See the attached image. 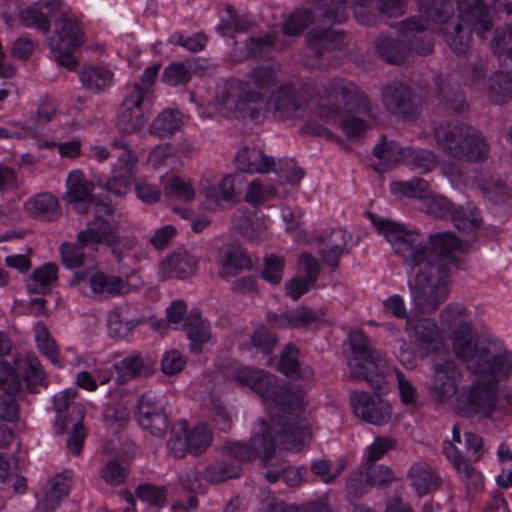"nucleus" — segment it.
Returning <instances> with one entry per match:
<instances>
[{"label": "nucleus", "instance_id": "a18cd8bd", "mask_svg": "<svg viewBox=\"0 0 512 512\" xmlns=\"http://www.w3.org/2000/svg\"><path fill=\"white\" fill-rule=\"evenodd\" d=\"M102 243H83L79 240V233L77 234V241L74 244L63 243L60 247L62 263L67 268H77L83 265L85 259L84 249L88 248L92 251H97L99 245Z\"/></svg>", "mask_w": 512, "mask_h": 512}, {"label": "nucleus", "instance_id": "c756f323", "mask_svg": "<svg viewBox=\"0 0 512 512\" xmlns=\"http://www.w3.org/2000/svg\"><path fill=\"white\" fill-rule=\"evenodd\" d=\"M320 247L318 254L324 264L335 269L339 265L341 255L346 249V235L343 230L337 229L332 231L326 237L318 238Z\"/></svg>", "mask_w": 512, "mask_h": 512}, {"label": "nucleus", "instance_id": "0eeeda50", "mask_svg": "<svg viewBox=\"0 0 512 512\" xmlns=\"http://www.w3.org/2000/svg\"><path fill=\"white\" fill-rule=\"evenodd\" d=\"M94 199L92 202L95 206V217L88 222L86 229L79 232V240L83 243H102L111 250L120 264L123 262L124 253L135 247L136 240L134 237H122L117 223H112L104 217L115 212L110 200L100 196H94Z\"/></svg>", "mask_w": 512, "mask_h": 512}, {"label": "nucleus", "instance_id": "49530a36", "mask_svg": "<svg viewBox=\"0 0 512 512\" xmlns=\"http://www.w3.org/2000/svg\"><path fill=\"white\" fill-rule=\"evenodd\" d=\"M495 54L498 55L500 66L510 69L512 65V31L511 24L505 28L497 29L492 40Z\"/></svg>", "mask_w": 512, "mask_h": 512}, {"label": "nucleus", "instance_id": "f257e3e1", "mask_svg": "<svg viewBox=\"0 0 512 512\" xmlns=\"http://www.w3.org/2000/svg\"><path fill=\"white\" fill-rule=\"evenodd\" d=\"M378 232L402 256L404 266L412 274L408 287L413 310L418 315L435 313L449 296V268L428 243L415 231L391 220H378L370 214Z\"/></svg>", "mask_w": 512, "mask_h": 512}, {"label": "nucleus", "instance_id": "a878e982", "mask_svg": "<svg viewBox=\"0 0 512 512\" xmlns=\"http://www.w3.org/2000/svg\"><path fill=\"white\" fill-rule=\"evenodd\" d=\"M233 228L251 242H262L267 238V226L262 217L237 210L232 218Z\"/></svg>", "mask_w": 512, "mask_h": 512}, {"label": "nucleus", "instance_id": "4be33fe9", "mask_svg": "<svg viewBox=\"0 0 512 512\" xmlns=\"http://www.w3.org/2000/svg\"><path fill=\"white\" fill-rule=\"evenodd\" d=\"M344 38L342 31L332 28H314L306 35L309 50L317 59L326 53L342 49Z\"/></svg>", "mask_w": 512, "mask_h": 512}, {"label": "nucleus", "instance_id": "37998d69", "mask_svg": "<svg viewBox=\"0 0 512 512\" xmlns=\"http://www.w3.org/2000/svg\"><path fill=\"white\" fill-rule=\"evenodd\" d=\"M146 122L145 110L120 106L116 127L123 135L140 131Z\"/></svg>", "mask_w": 512, "mask_h": 512}, {"label": "nucleus", "instance_id": "052dcab7", "mask_svg": "<svg viewBox=\"0 0 512 512\" xmlns=\"http://www.w3.org/2000/svg\"><path fill=\"white\" fill-rule=\"evenodd\" d=\"M315 20L314 13L306 8L297 9L286 20L282 31L288 36H298Z\"/></svg>", "mask_w": 512, "mask_h": 512}, {"label": "nucleus", "instance_id": "6e6552de", "mask_svg": "<svg viewBox=\"0 0 512 512\" xmlns=\"http://www.w3.org/2000/svg\"><path fill=\"white\" fill-rule=\"evenodd\" d=\"M349 344L353 358L349 361L350 376L354 380H365L374 389H383L387 385L389 366L382 355L376 351L361 330L349 334Z\"/></svg>", "mask_w": 512, "mask_h": 512}, {"label": "nucleus", "instance_id": "f704fd0d", "mask_svg": "<svg viewBox=\"0 0 512 512\" xmlns=\"http://www.w3.org/2000/svg\"><path fill=\"white\" fill-rule=\"evenodd\" d=\"M77 392L74 390H63L56 394L53 398L54 409L57 413L56 427L59 429V433H63L69 428V421L79 417H83V413L80 408L71 406L72 400L75 398Z\"/></svg>", "mask_w": 512, "mask_h": 512}, {"label": "nucleus", "instance_id": "6ab92c4d", "mask_svg": "<svg viewBox=\"0 0 512 512\" xmlns=\"http://www.w3.org/2000/svg\"><path fill=\"white\" fill-rule=\"evenodd\" d=\"M158 71L159 65L149 66L138 81L127 85L126 95L121 106L146 110L151 105L152 86Z\"/></svg>", "mask_w": 512, "mask_h": 512}, {"label": "nucleus", "instance_id": "412c9836", "mask_svg": "<svg viewBox=\"0 0 512 512\" xmlns=\"http://www.w3.org/2000/svg\"><path fill=\"white\" fill-rule=\"evenodd\" d=\"M236 383L247 386L264 400H268L277 388V378L262 369L253 367L239 368L234 374Z\"/></svg>", "mask_w": 512, "mask_h": 512}, {"label": "nucleus", "instance_id": "69168bd1", "mask_svg": "<svg viewBox=\"0 0 512 512\" xmlns=\"http://www.w3.org/2000/svg\"><path fill=\"white\" fill-rule=\"evenodd\" d=\"M404 163L423 172H428L437 166V158L432 151L425 149L413 150L406 148Z\"/></svg>", "mask_w": 512, "mask_h": 512}, {"label": "nucleus", "instance_id": "9b49d317", "mask_svg": "<svg viewBox=\"0 0 512 512\" xmlns=\"http://www.w3.org/2000/svg\"><path fill=\"white\" fill-rule=\"evenodd\" d=\"M461 381L462 372L454 360L435 363L428 386L431 399L437 404H448L460 392Z\"/></svg>", "mask_w": 512, "mask_h": 512}, {"label": "nucleus", "instance_id": "4c0bfd02", "mask_svg": "<svg viewBox=\"0 0 512 512\" xmlns=\"http://www.w3.org/2000/svg\"><path fill=\"white\" fill-rule=\"evenodd\" d=\"M66 202L93 201L95 185L80 170L72 171L66 181Z\"/></svg>", "mask_w": 512, "mask_h": 512}, {"label": "nucleus", "instance_id": "a19ab883", "mask_svg": "<svg viewBox=\"0 0 512 512\" xmlns=\"http://www.w3.org/2000/svg\"><path fill=\"white\" fill-rule=\"evenodd\" d=\"M58 268L53 263H46L34 270L27 281V289L30 293L47 294L57 283Z\"/></svg>", "mask_w": 512, "mask_h": 512}, {"label": "nucleus", "instance_id": "473e14b6", "mask_svg": "<svg viewBox=\"0 0 512 512\" xmlns=\"http://www.w3.org/2000/svg\"><path fill=\"white\" fill-rule=\"evenodd\" d=\"M298 356L299 349L295 345H286L280 356L278 370L296 380L311 379L314 376V370L308 365L301 366Z\"/></svg>", "mask_w": 512, "mask_h": 512}, {"label": "nucleus", "instance_id": "e433bc0d", "mask_svg": "<svg viewBox=\"0 0 512 512\" xmlns=\"http://www.w3.org/2000/svg\"><path fill=\"white\" fill-rule=\"evenodd\" d=\"M83 87L93 93H101L112 86L113 73L100 65L84 66L79 72Z\"/></svg>", "mask_w": 512, "mask_h": 512}, {"label": "nucleus", "instance_id": "bf43d9fd", "mask_svg": "<svg viewBox=\"0 0 512 512\" xmlns=\"http://www.w3.org/2000/svg\"><path fill=\"white\" fill-rule=\"evenodd\" d=\"M18 18L26 27H34L43 33H48L50 30V20L42 12V4L40 2L21 10Z\"/></svg>", "mask_w": 512, "mask_h": 512}, {"label": "nucleus", "instance_id": "72a5a7b5", "mask_svg": "<svg viewBox=\"0 0 512 512\" xmlns=\"http://www.w3.org/2000/svg\"><path fill=\"white\" fill-rule=\"evenodd\" d=\"M184 329L191 341V351L199 353L203 344L211 338L210 324L198 310H191L185 318Z\"/></svg>", "mask_w": 512, "mask_h": 512}, {"label": "nucleus", "instance_id": "864d4df0", "mask_svg": "<svg viewBox=\"0 0 512 512\" xmlns=\"http://www.w3.org/2000/svg\"><path fill=\"white\" fill-rule=\"evenodd\" d=\"M241 466L226 461L212 463L202 473L203 479L211 484H218L241 474Z\"/></svg>", "mask_w": 512, "mask_h": 512}, {"label": "nucleus", "instance_id": "680f3d73", "mask_svg": "<svg viewBox=\"0 0 512 512\" xmlns=\"http://www.w3.org/2000/svg\"><path fill=\"white\" fill-rule=\"evenodd\" d=\"M453 206L452 202L446 197L433 195L428 190L427 196L423 198V202L420 204V210L437 218H446L452 213Z\"/></svg>", "mask_w": 512, "mask_h": 512}, {"label": "nucleus", "instance_id": "20e7f679", "mask_svg": "<svg viewBox=\"0 0 512 512\" xmlns=\"http://www.w3.org/2000/svg\"><path fill=\"white\" fill-rule=\"evenodd\" d=\"M436 142L445 152L467 162H483L488 159L490 145L483 133L462 122H441L434 127Z\"/></svg>", "mask_w": 512, "mask_h": 512}, {"label": "nucleus", "instance_id": "dca6fc26", "mask_svg": "<svg viewBox=\"0 0 512 512\" xmlns=\"http://www.w3.org/2000/svg\"><path fill=\"white\" fill-rule=\"evenodd\" d=\"M459 15L455 21L461 22L463 29L469 30V49L472 33L482 35L492 29V22L487 6L481 0H458Z\"/></svg>", "mask_w": 512, "mask_h": 512}, {"label": "nucleus", "instance_id": "4d7b16f0", "mask_svg": "<svg viewBox=\"0 0 512 512\" xmlns=\"http://www.w3.org/2000/svg\"><path fill=\"white\" fill-rule=\"evenodd\" d=\"M367 0H331L330 5L322 14L323 24H339L348 18V7H363Z\"/></svg>", "mask_w": 512, "mask_h": 512}, {"label": "nucleus", "instance_id": "f03ea898", "mask_svg": "<svg viewBox=\"0 0 512 512\" xmlns=\"http://www.w3.org/2000/svg\"><path fill=\"white\" fill-rule=\"evenodd\" d=\"M277 83L278 75L273 66H256L243 79L226 83L218 101V111L229 119L259 122L265 118L266 93Z\"/></svg>", "mask_w": 512, "mask_h": 512}, {"label": "nucleus", "instance_id": "cd10ccee", "mask_svg": "<svg viewBox=\"0 0 512 512\" xmlns=\"http://www.w3.org/2000/svg\"><path fill=\"white\" fill-rule=\"evenodd\" d=\"M408 479L419 495L431 493L442 485L440 475L424 462H417L411 466Z\"/></svg>", "mask_w": 512, "mask_h": 512}, {"label": "nucleus", "instance_id": "2eb2a0df", "mask_svg": "<svg viewBox=\"0 0 512 512\" xmlns=\"http://www.w3.org/2000/svg\"><path fill=\"white\" fill-rule=\"evenodd\" d=\"M268 400L271 401L281 413H271V416H275L277 420H280L282 423L303 424L305 427L309 428L304 420H297L292 417L293 412L301 410L305 406L304 391L299 386H280L277 383V388L273 395L269 396Z\"/></svg>", "mask_w": 512, "mask_h": 512}, {"label": "nucleus", "instance_id": "9d476101", "mask_svg": "<svg viewBox=\"0 0 512 512\" xmlns=\"http://www.w3.org/2000/svg\"><path fill=\"white\" fill-rule=\"evenodd\" d=\"M358 87L345 79H331L318 92L317 113L324 119H337L349 111L357 97Z\"/></svg>", "mask_w": 512, "mask_h": 512}, {"label": "nucleus", "instance_id": "ea45409f", "mask_svg": "<svg viewBox=\"0 0 512 512\" xmlns=\"http://www.w3.org/2000/svg\"><path fill=\"white\" fill-rule=\"evenodd\" d=\"M91 291L101 296H117L127 292V284L118 277L96 272L88 279Z\"/></svg>", "mask_w": 512, "mask_h": 512}, {"label": "nucleus", "instance_id": "1a4fd4ad", "mask_svg": "<svg viewBox=\"0 0 512 512\" xmlns=\"http://www.w3.org/2000/svg\"><path fill=\"white\" fill-rule=\"evenodd\" d=\"M420 12L428 21L439 25V31L450 49L458 55L469 52V30L463 29L461 22L455 21V8L452 0H418Z\"/></svg>", "mask_w": 512, "mask_h": 512}, {"label": "nucleus", "instance_id": "a211bd4d", "mask_svg": "<svg viewBox=\"0 0 512 512\" xmlns=\"http://www.w3.org/2000/svg\"><path fill=\"white\" fill-rule=\"evenodd\" d=\"M137 419L140 426L154 437L163 438L169 428L163 407L145 395L139 400Z\"/></svg>", "mask_w": 512, "mask_h": 512}, {"label": "nucleus", "instance_id": "e2e57ef3", "mask_svg": "<svg viewBox=\"0 0 512 512\" xmlns=\"http://www.w3.org/2000/svg\"><path fill=\"white\" fill-rule=\"evenodd\" d=\"M429 184L423 179L415 178L410 181H398L392 184V191L402 196L416 198L423 202L428 194Z\"/></svg>", "mask_w": 512, "mask_h": 512}, {"label": "nucleus", "instance_id": "09e8293b", "mask_svg": "<svg viewBox=\"0 0 512 512\" xmlns=\"http://www.w3.org/2000/svg\"><path fill=\"white\" fill-rule=\"evenodd\" d=\"M169 453L177 458H184L188 453L189 439H188V423L181 420L171 428V436L167 442Z\"/></svg>", "mask_w": 512, "mask_h": 512}, {"label": "nucleus", "instance_id": "3c124183", "mask_svg": "<svg viewBox=\"0 0 512 512\" xmlns=\"http://www.w3.org/2000/svg\"><path fill=\"white\" fill-rule=\"evenodd\" d=\"M450 217L455 227L465 233L475 231L480 225L477 209L471 203H467L465 206H453Z\"/></svg>", "mask_w": 512, "mask_h": 512}, {"label": "nucleus", "instance_id": "7c9ffc66", "mask_svg": "<svg viewBox=\"0 0 512 512\" xmlns=\"http://www.w3.org/2000/svg\"><path fill=\"white\" fill-rule=\"evenodd\" d=\"M26 208L34 218L44 221H56L62 214L58 198L49 192H42L30 198Z\"/></svg>", "mask_w": 512, "mask_h": 512}, {"label": "nucleus", "instance_id": "de8ad7c7", "mask_svg": "<svg viewBox=\"0 0 512 512\" xmlns=\"http://www.w3.org/2000/svg\"><path fill=\"white\" fill-rule=\"evenodd\" d=\"M138 324V320L126 317L124 307H116L108 313L107 327L109 335L113 338L126 337Z\"/></svg>", "mask_w": 512, "mask_h": 512}, {"label": "nucleus", "instance_id": "8fccbe9b", "mask_svg": "<svg viewBox=\"0 0 512 512\" xmlns=\"http://www.w3.org/2000/svg\"><path fill=\"white\" fill-rule=\"evenodd\" d=\"M182 126V120L176 112L170 109L162 111L150 124L149 132L158 137L173 135Z\"/></svg>", "mask_w": 512, "mask_h": 512}, {"label": "nucleus", "instance_id": "bb28decb", "mask_svg": "<svg viewBox=\"0 0 512 512\" xmlns=\"http://www.w3.org/2000/svg\"><path fill=\"white\" fill-rule=\"evenodd\" d=\"M427 26L416 17H411L401 22L400 33L403 38L412 46V48L422 55L432 52L433 42L430 34H422Z\"/></svg>", "mask_w": 512, "mask_h": 512}, {"label": "nucleus", "instance_id": "39448f33", "mask_svg": "<svg viewBox=\"0 0 512 512\" xmlns=\"http://www.w3.org/2000/svg\"><path fill=\"white\" fill-rule=\"evenodd\" d=\"M490 378L489 381L476 380L465 385L455 399V409L463 417L478 416L492 418L495 412H506L512 407V397L498 393V382L488 373H481Z\"/></svg>", "mask_w": 512, "mask_h": 512}, {"label": "nucleus", "instance_id": "4468645a", "mask_svg": "<svg viewBox=\"0 0 512 512\" xmlns=\"http://www.w3.org/2000/svg\"><path fill=\"white\" fill-rule=\"evenodd\" d=\"M274 115L281 119L300 118L305 111V101L292 83H283L273 90L267 101Z\"/></svg>", "mask_w": 512, "mask_h": 512}, {"label": "nucleus", "instance_id": "5fc2aeb1", "mask_svg": "<svg viewBox=\"0 0 512 512\" xmlns=\"http://www.w3.org/2000/svg\"><path fill=\"white\" fill-rule=\"evenodd\" d=\"M439 337L437 324L430 319H421L413 327L412 338L414 343L425 350L433 347Z\"/></svg>", "mask_w": 512, "mask_h": 512}, {"label": "nucleus", "instance_id": "ddd939ff", "mask_svg": "<svg viewBox=\"0 0 512 512\" xmlns=\"http://www.w3.org/2000/svg\"><path fill=\"white\" fill-rule=\"evenodd\" d=\"M350 401L356 417L369 424L383 426L391 419V405L379 394L372 395L365 391H354Z\"/></svg>", "mask_w": 512, "mask_h": 512}, {"label": "nucleus", "instance_id": "c03bdc74", "mask_svg": "<svg viewBox=\"0 0 512 512\" xmlns=\"http://www.w3.org/2000/svg\"><path fill=\"white\" fill-rule=\"evenodd\" d=\"M429 241L432 246L430 251L440 257L449 269V254L456 250H464L462 242L451 232L432 234Z\"/></svg>", "mask_w": 512, "mask_h": 512}, {"label": "nucleus", "instance_id": "393cba45", "mask_svg": "<svg viewBox=\"0 0 512 512\" xmlns=\"http://www.w3.org/2000/svg\"><path fill=\"white\" fill-rule=\"evenodd\" d=\"M246 184V177L243 173L229 174L222 178L218 186L204 187L203 192L207 199L219 205L220 201H231L241 193Z\"/></svg>", "mask_w": 512, "mask_h": 512}, {"label": "nucleus", "instance_id": "774afa93", "mask_svg": "<svg viewBox=\"0 0 512 512\" xmlns=\"http://www.w3.org/2000/svg\"><path fill=\"white\" fill-rule=\"evenodd\" d=\"M35 339L38 348L51 360L53 364H58V351L54 339L51 337L48 329L43 323H37L35 326Z\"/></svg>", "mask_w": 512, "mask_h": 512}, {"label": "nucleus", "instance_id": "f3484780", "mask_svg": "<svg viewBox=\"0 0 512 512\" xmlns=\"http://www.w3.org/2000/svg\"><path fill=\"white\" fill-rule=\"evenodd\" d=\"M464 437L465 444L470 452L468 458L464 457L457 447L448 441L443 444V453L460 474L464 475L466 478H471L476 473L471 462L478 461L481 458L482 455L480 452L483 446V440L480 436L472 432L465 433Z\"/></svg>", "mask_w": 512, "mask_h": 512}, {"label": "nucleus", "instance_id": "603ef678", "mask_svg": "<svg viewBox=\"0 0 512 512\" xmlns=\"http://www.w3.org/2000/svg\"><path fill=\"white\" fill-rule=\"evenodd\" d=\"M155 364L154 358L134 353L125 357L119 365L130 377H140L154 373Z\"/></svg>", "mask_w": 512, "mask_h": 512}, {"label": "nucleus", "instance_id": "7ed1b4c3", "mask_svg": "<svg viewBox=\"0 0 512 512\" xmlns=\"http://www.w3.org/2000/svg\"><path fill=\"white\" fill-rule=\"evenodd\" d=\"M453 348L472 373H488L497 380L512 375V353L495 352L474 343V331L468 322H460L453 331Z\"/></svg>", "mask_w": 512, "mask_h": 512}, {"label": "nucleus", "instance_id": "13d9d810", "mask_svg": "<svg viewBox=\"0 0 512 512\" xmlns=\"http://www.w3.org/2000/svg\"><path fill=\"white\" fill-rule=\"evenodd\" d=\"M375 49L377 54L388 63L399 64L405 59V45L400 40L378 38Z\"/></svg>", "mask_w": 512, "mask_h": 512}, {"label": "nucleus", "instance_id": "0e129e2a", "mask_svg": "<svg viewBox=\"0 0 512 512\" xmlns=\"http://www.w3.org/2000/svg\"><path fill=\"white\" fill-rule=\"evenodd\" d=\"M135 495L150 506L161 508L167 502V490L164 486H156L150 483L139 485Z\"/></svg>", "mask_w": 512, "mask_h": 512}, {"label": "nucleus", "instance_id": "423d86ee", "mask_svg": "<svg viewBox=\"0 0 512 512\" xmlns=\"http://www.w3.org/2000/svg\"><path fill=\"white\" fill-rule=\"evenodd\" d=\"M275 435L283 449L299 451L311 439L312 432L303 424L282 423L275 416H270L269 424L260 420L250 443L256 457L264 462H268L275 452Z\"/></svg>", "mask_w": 512, "mask_h": 512}, {"label": "nucleus", "instance_id": "2f4dec72", "mask_svg": "<svg viewBox=\"0 0 512 512\" xmlns=\"http://www.w3.org/2000/svg\"><path fill=\"white\" fill-rule=\"evenodd\" d=\"M235 160L242 172L250 173H267L276 164L274 158L265 155L262 150L248 147L241 149L237 153Z\"/></svg>", "mask_w": 512, "mask_h": 512}, {"label": "nucleus", "instance_id": "aec40b11", "mask_svg": "<svg viewBox=\"0 0 512 512\" xmlns=\"http://www.w3.org/2000/svg\"><path fill=\"white\" fill-rule=\"evenodd\" d=\"M438 105L448 113H462L468 108L465 95L459 84L450 77L438 75L434 79Z\"/></svg>", "mask_w": 512, "mask_h": 512}, {"label": "nucleus", "instance_id": "c85d7f7f", "mask_svg": "<svg viewBox=\"0 0 512 512\" xmlns=\"http://www.w3.org/2000/svg\"><path fill=\"white\" fill-rule=\"evenodd\" d=\"M196 265V259L188 252H175L160 263L159 270L165 279H184L194 273Z\"/></svg>", "mask_w": 512, "mask_h": 512}, {"label": "nucleus", "instance_id": "b1692460", "mask_svg": "<svg viewBox=\"0 0 512 512\" xmlns=\"http://www.w3.org/2000/svg\"><path fill=\"white\" fill-rule=\"evenodd\" d=\"M83 42L82 31L78 22L63 14L56 21V36L48 39L51 50L61 51L63 48H76Z\"/></svg>", "mask_w": 512, "mask_h": 512}, {"label": "nucleus", "instance_id": "79ce46f5", "mask_svg": "<svg viewBox=\"0 0 512 512\" xmlns=\"http://www.w3.org/2000/svg\"><path fill=\"white\" fill-rule=\"evenodd\" d=\"M405 153L406 148L399 146L395 141H388L385 135L381 136L379 143L373 149V155L388 168L404 163Z\"/></svg>", "mask_w": 512, "mask_h": 512}, {"label": "nucleus", "instance_id": "f8f14e48", "mask_svg": "<svg viewBox=\"0 0 512 512\" xmlns=\"http://www.w3.org/2000/svg\"><path fill=\"white\" fill-rule=\"evenodd\" d=\"M382 102L393 116L415 119L420 114V100L414 90L400 81L386 84L382 89Z\"/></svg>", "mask_w": 512, "mask_h": 512}, {"label": "nucleus", "instance_id": "58836bf2", "mask_svg": "<svg viewBox=\"0 0 512 512\" xmlns=\"http://www.w3.org/2000/svg\"><path fill=\"white\" fill-rule=\"evenodd\" d=\"M326 315V310L321 308L313 310L302 306L288 310L282 314L279 325L286 328H303L320 321Z\"/></svg>", "mask_w": 512, "mask_h": 512}, {"label": "nucleus", "instance_id": "6e6d98bb", "mask_svg": "<svg viewBox=\"0 0 512 512\" xmlns=\"http://www.w3.org/2000/svg\"><path fill=\"white\" fill-rule=\"evenodd\" d=\"M251 261L239 248H228L224 252L223 259L221 260L222 277L235 276L240 270L250 267Z\"/></svg>", "mask_w": 512, "mask_h": 512}, {"label": "nucleus", "instance_id": "5701e85b", "mask_svg": "<svg viewBox=\"0 0 512 512\" xmlns=\"http://www.w3.org/2000/svg\"><path fill=\"white\" fill-rule=\"evenodd\" d=\"M113 146L121 148L124 152L118 156L120 162L125 163L123 173L113 176L106 184L107 190L117 196H123L127 193L134 175V167L137 162V156L131 150H128V143L123 139L113 141Z\"/></svg>", "mask_w": 512, "mask_h": 512}, {"label": "nucleus", "instance_id": "338daca9", "mask_svg": "<svg viewBox=\"0 0 512 512\" xmlns=\"http://www.w3.org/2000/svg\"><path fill=\"white\" fill-rule=\"evenodd\" d=\"M188 439L190 453L198 456L210 446L212 434L207 426L199 424L192 430L188 429Z\"/></svg>", "mask_w": 512, "mask_h": 512}, {"label": "nucleus", "instance_id": "c9c22d12", "mask_svg": "<svg viewBox=\"0 0 512 512\" xmlns=\"http://www.w3.org/2000/svg\"><path fill=\"white\" fill-rule=\"evenodd\" d=\"M485 89L493 103H507L512 98V65L510 69L501 67L500 72L491 75Z\"/></svg>", "mask_w": 512, "mask_h": 512}]
</instances>
